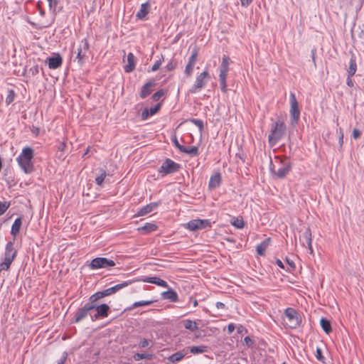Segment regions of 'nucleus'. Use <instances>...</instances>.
I'll list each match as a JSON object with an SVG mask.
<instances>
[{
  "mask_svg": "<svg viewBox=\"0 0 364 364\" xmlns=\"http://www.w3.org/2000/svg\"><path fill=\"white\" fill-rule=\"evenodd\" d=\"M66 148V144L65 142H60L57 146L58 151H64Z\"/></svg>",
  "mask_w": 364,
  "mask_h": 364,
  "instance_id": "56",
  "label": "nucleus"
},
{
  "mask_svg": "<svg viewBox=\"0 0 364 364\" xmlns=\"http://www.w3.org/2000/svg\"><path fill=\"white\" fill-rule=\"evenodd\" d=\"M143 281L147 283L156 284L159 287H168L167 282L157 277H146V279H143Z\"/></svg>",
  "mask_w": 364,
  "mask_h": 364,
  "instance_id": "22",
  "label": "nucleus"
},
{
  "mask_svg": "<svg viewBox=\"0 0 364 364\" xmlns=\"http://www.w3.org/2000/svg\"><path fill=\"white\" fill-rule=\"evenodd\" d=\"M357 70V64L355 61V58L354 57H352L349 61V67L348 69V75L349 77H353Z\"/></svg>",
  "mask_w": 364,
  "mask_h": 364,
  "instance_id": "29",
  "label": "nucleus"
},
{
  "mask_svg": "<svg viewBox=\"0 0 364 364\" xmlns=\"http://www.w3.org/2000/svg\"><path fill=\"white\" fill-rule=\"evenodd\" d=\"M211 227V222L208 219H194L185 225V228L191 231L203 230Z\"/></svg>",
  "mask_w": 364,
  "mask_h": 364,
  "instance_id": "6",
  "label": "nucleus"
},
{
  "mask_svg": "<svg viewBox=\"0 0 364 364\" xmlns=\"http://www.w3.org/2000/svg\"><path fill=\"white\" fill-rule=\"evenodd\" d=\"M183 322L185 328L190 330L191 331H195L198 328L197 323L194 321L186 319L184 320Z\"/></svg>",
  "mask_w": 364,
  "mask_h": 364,
  "instance_id": "30",
  "label": "nucleus"
},
{
  "mask_svg": "<svg viewBox=\"0 0 364 364\" xmlns=\"http://www.w3.org/2000/svg\"><path fill=\"white\" fill-rule=\"evenodd\" d=\"M34 156L33 149L29 146L23 149L21 153L16 158V161L26 174L31 173L34 171V166L32 159Z\"/></svg>",
  "mask_w": 364,
  "mask_h": 364,
  "instance_id": "1",
  "label": "nucleus"
},
{
  "mask_svg": "<svg viewBox=\"0 0 364 364\" xmlns=\"http://www.w3.org/2000/svg\"><path fill=\"white\" fill-rule=\"evenodd\" d=\"M190 352L193 354H200L207 351V346H198L189 347Z\"/></svg>",
  "mask_w": 364,
  "mask_h": 364,
  "instance_id": "32",
  "label": "nucleus"
},
{
  "mask_svg": "<svg viewBox=\"0 0 364 364\" xmlns=\"http://www.w3.org/2000/svg\"><path fill=\"white\" fill-rule=\"evenodd\" d=\"M103 297H105V295L103 292V291H97L96 292L95 294H92V296H90V299H89V301H90V304H95V303L103 298Z\"/></svg>",
  "mask_w": 364,
  "mask_h": 364,
  "instance_id": "34",
  "label": "nucleus"
},
{
  "mask_svg": "<svg viewBox=\"0 0 364 364\" xmlns=\"http://www.w3.org/2000/svg\"><path fill=\"white\" fill-rule=\"evenodd\" d=\"M270 242L271 239L269 237L264 240L261 243H259L256 247L257 253L260 256H264L265 254L266 249L270 245Z\"/></svg>",
  "mask_w": 364,
  "mask_h": 364,
  "instance_id": "24",
  "label": "nucleus"
},
{
  "mask_svg": "<svg viewBox=\"0 0 364 364\" xmlns=\"http://www.w3.org/2000/svg\"><path fill=\"white\" fill-rule=\"evenodd\" d=\"M191 122L194 124L196 127H198L200 131H203L204 126H203V122L201 119H192Z\"/></svg>",
  "mask_w": 364,
  "mask_h": 364,
  "instance_id": "46",
  "label": "nucleus"
},
{
  "mask_svg": "<svg viewBox=\"0 0 364 364\" xmlns=\"http://www.w3.org/2000/svg\"><path fill=\"white\" fill-rule=\"evenodd\" d=\"M231 224L237 229H242L245 225L244 221L242 218H235Z\"/></svg>",
  "mask_w": 364,
  "mask_h": 364,
  "instance_id": "41",
  "label": "nucleus"
},
{
  "mask_svg": "<svg viewBox=\"0 0 364 364\" xmlns=\"http://www.w3.org/2000/svg\"><path fill=\"white\" fill-rule=\"evenodd\" d=\"M150 341L146 338H143L139 343L140 348H146L149 346Z\"/></svg>",
  "mask_w": 364,
  "mask_h": 364,
  "instance_id": "53",
  "label": "nucleus"
},
{
  "mask_svg": "<svg viewBox=\"0 0 364 364\" xmlns=\"http://www.w3.org/2000/svg\"><path fill=\"white\" fill-rule=\"evenodd\" d=\"M151 5L149 1H146L141 5L139 11L136 13V17L139 19H145L146 15L149 12Z\"/></svg>",
  "mask_w": 364,
  "mask_h": 364,
  "instance_id": "19",
  "label": "nucleus"
},
{
  "mask_svg": "<svg viewBox=\"0 0 364 364\" xmlns=\"http://www.w3.org/2000/svg\"><path fill=\"white\" fill-rule=\"evenodd\" d=\"M222 181V177L220 173L218 172L215 173L214 175L210 176L209 183H208V188L210 190L215 189L218 188Z\"/></svg>",
  "mask_w": 364,
  "mask_h": 364,
  "instance_id": "16",
  "label": "nucleus"
},
{
  "mask_svg": "<svg viewBox=\"0 0 364 364\" xmlns=\"http://www.w3.org/2000/svg\"><path fill=\"white\" fill-rule=\"evenodd\" d=\"M229 60L228 56L224 55L220 66V72L228 73L229 70Z\"/></svg>",
  "mask_w": 364,
  "mask_h": 364,
  "instance_id": "33",
  "label": "nucleus"
},
{
  "mask_svg": "<svg viewBox=\"0 0 364 364\" xmlns=\"http://www.w3.org/2000/svg\"><path fill=\"white\" fill-rule=\"evenodd\" d=\"M197 57H198V50H197V49L194 48L191 52V55L188 59V63L195 65V64L196 63V61H197Z\"/></svg>",
  "mask_w": 364,
  "mask_h": 364,
  "instance_id": "39",
  "label": "nucleus"
},
{
  "mask_svg": "<svg viewBox=\"0 0 364 364\" xmlns=\"http://www.w3.org/2000/svg\"><path fill=\"white\" fill-rule=\"evenodd\" d=\"M286 131V125L283 121L278 120L274 122L268 136V141L270 146H275L283 137Z\"/></svg>",
  "mask_w": 364,
  "mask_h": 364,
  "instance_id": "2",
  "label": "nucleus"
},
{
  "mask_svg": "<svg viewBox=\"0 0 364 364\" xmlns=\"http://www.w3.org/2000/svg\"><path fill=\"white\" fill-rule=\"evenodd\" d=\"M240 1L242 6L247 7L252 2V0H240Z\"/></svg>",
  "mask_w": 364,
  "mask_h": 364,
  "instance_id": "59",
  "label": "nucleus"
},
{
  "mask_svg": "<svg viewBox=\"0 0 364 364\" xmlns=\"http://www.w3.org/2000/svg\"><path fill=\"white\" fill-rule=\"evenodd\" d=\"M163 60H164V56L161 55V58L159 60H156L154 63V65L151 67V70L152 72H155V71L158 70L159 69L160 66L161 65Z\"/></svg>",
  "mask_w": 364,
  "mask_h": 364,
  "instance_id": "45",
  "label": "nucleus"
},
{
  "mask_svg": "<svg viewBox=\"0 0 364 364\" xmlns=\"http://www.w3.org/2000/svg\"><path fill=\"white\" fill-rule=\"evenodd\" d=\"M114 265L115 262L112 259L105 257H96L91 261L89 267L92 269H97L100 268H109Z\"/></svg>",
  "mask_w": 364,
  "mask_h": 364,
  "instance_id": "7",
  "label": "nucleus"
},
{
  "mask_svg": "<svg viewBox=\"0 0 364 364\" xmlns=\"http://www.w3.org/2000/svg\"><path fill=\"white\" fill-rule=\"evenodd\" d=\"M160 108H161V104L159 103V104L156 105L154 107H151L150 109H148L149 111V114L151 116L154 115L155 114H156L159 112Z\"/></svg>",
  "mask_w": 364,
  "mask_h": 364,
  "instance_id": "49",
  "label": "nucleus"
},
{
  "mask_svg": "<svg viewBox=\"0 0 364 364\" xmlns=\"http://www.w3.org/2000/svg\"><path fill=\"white\" fill-rule=\"evenodd\" d=\"M164 92L163 91V90H160L157 92H156L153 95H152V99L154 101H158L163 95H164Z\"/></svg>",
  "mask_w": 364,
  "mask_h": 364,
  "instance_id": "50",
  "label": "nucleus"
},
{
  "mask_svg": "<svg viewBox=\"0 0 364 364\" xmlns=\"http://www.w3.org/2000/svg\"><path fill=\"white\" fill-rule=\"evenodd\" d=\"M152 301H136L134 302L132 307L129 308V309H132L139 306H149L152 304Z\"/></svg>",
  "mask_w": 364,
  "mask_h": 364,
  "instance_id": "40",
  "label": "nucleus"
},
{
  "mask_svg": "<svg viewBox=\"0 0 364 364\" xmlns=\"http://www.w3.org/2000/svg\"><path fill=\"white\" fill-rule=\"evenodd\" d=\"M171 141L173 143V144L176 146V147L181 151L182 148H183L184 146L183 145H181L177 139V137L176 136H174L172 139H171Z\"/></svg>",
  "mask_w": 364,
  "mask_h": 364,
  "instance_id": "52",
  "label": "nucleus"
},
{
  "mask_svg": "<svg viewBox=\"0 0 364 364\" xmlns=\"http://www.w3.org/2000/svg\"><path fill=\"white\" fill-rule=\"evenodd\" d=\"M89 49V43L86 38L82 39L78 46L76 53V58L80 64H82L87 58V53Z\"/></svg>",
  "mask_w": 364,
  "mask_h": 364,
  "instance_id": "9",
  "label": "nucleus"
},
{
  "mask_svg": "<svg viewBox=\"0 0 364 364\" xmlns=\"http://www.w3.org/2000/svg\"><path fill=\"white\" fill-rule=\"evenodd\" d=\"M181 152L191 155V156H196L198 155V148L197 146L186 147L182 148Z\"/></svg>",
  "mask_w": 364,
  "mask_h": 364,
  "instance_id": "31",
  "label": "nucleus"
},
{
  "mask_svg": "<svg viewBox=\"0 0 364 364\" xmlns=\"http://www.w3.org/2000/svg\"><path fill=\"white\" fill-rule=\"evenodd\" d=\"M320 324L323 331L328 334L332 331L330 321L326 318H321L320 320Z\"/></svg>",
  "mask_w": 364,
  "mask_h": 364,
  "instance_id": "28",
  "label": "nucleus"
},
{
  "mask_svg": "<svg viewBox=\"0 0 364 364\" xmlns=\"http://www.w3.org/2000/svg\"><path fill=\"white\" fill-rule=\"evenodd\" d=\"M315 355H316V358H317V360L321 361L322 363H326V359H325L324 356L323 355L322 350L320 348H316Z\"/></svg>",
  "mask_w": 364,
  "mask_h": 364,
  "instance_id": "44",
  "label": "nucleus"
},
{
  "mask_svg": "<svg viewBox=\"0 0 364 364\" xmlns=\"http://www.w3.org/2000/svg\"><path fill=\"white\" fill-rule=\"evenodd\" d=\"M133 358L136 361H139L142 359L151 360L152 358V355L149 353H136L134 355Z\"/></svg>",
  "mask_w": 364,
  "mask_h": 364,
  "instance_id": "35",
  "label": "nucleus"
},
{
  "mask_svg": "<svg viewBox=\"0 0 364 364\" xmlns=\"http://www.w3.org/2000/svg\"><path fill=\"white\" fill-rule=\"evenodd\" d=\"M351 77H349V75H348V78H347V82H346L347 85L350 87H353V82L351 80Z\"/></svg>",
  "mask_w": 364,
  "mask_h": 364,
  "instance_id": "63",
  "label": "nucleus"
},
{
  "mask_svg": "<svg viewBox=\"0 0 364 364\" xmlns=\"http://www.w3.org/2000/svg\"><path fill=\"white\" fill-rule=\"evenodd\" d=\"M94 309H95L94 304H92L90 303L85 304L83 307L80 308L77 311V312L75 314V322L78 323L80 321H82V319H84L85 318H86V316L88 314V312L90 311L91 310H93Z\"/></svg>",
  "mask_w": 364,
  "mask_h": 364,
  "instance_id": "10",
  "label": "nucleus"
},
{
  "mask_svg": "<svg viewBox=\"0 0 364 364\" xmlns=\"http://www.w3.org/2000/svg\"><path fill=\"white\" fill-rule=\"evenodd\" d=\"M227 75H228V73L220 72L219 82H220L221 91L224 93L227 92V91H228V85L226 83Z\"/></svg>",
  "mask_w": 364,
  "mask_h": 364,
  "instance_id": "26",
  "label": "nucleus"
},
{
  "mask_svg": "<svg viewBox=\"0 0 364 364\" xmlns=\"http://www.w3.org/2000/svg\"><path fill=\"white\" fill-rule=\"evenodd\" d=\"M181 168V165L170 159H166L159 169V172L163 175L176 173Z\"/></svg>",
  "mask_w": 364,
  "mask_h": 364,
  "instance_id": "5",
  "label": "nucleus"
},
{
  "mask_svg": "<svg viewBox=\"0 0 364 364\" xmlns=\"http://www.w3.org/2000/svg\"><path fill=\"white\" fill-rule=\"evenodd\" d=\"M235 328V324L231 323H229L228 326V331L229 333H231L234 331Z\"/></svg>",
  "mask_w": 364,
  "mask_h": 364,
  "instance_id": "60",
  "label": "nucleus"
},
{
  "mask_svg": "<svg viewBox=\"0 0 364 364\" xmlns=\"http://www.w3.org/2000/svg\"><path fill=\"white\" fill-rule=\"evenodd\" d=\"M311 58H312V60L314 63V65L316 66V48H314L311 49Z\"/></svg>",
  "mask_w": 364,
  "mask_h": 364,
  "instance_id": "58",
  "label": "nucleus"
},
{
  "mask_svg": "<svg viewBox=\"0 0 364 364\" xmlns=\"http://www.w3.org/2000/svg\"><path fill=\"white\" fill-rule=\"evenodd\" d=\"M275 263L277 264V266H279L280 268L282 269H284V265L283 264V262L279 259H277L275 262Z\"/></svg>",
  "mask_w": 364,
  "mask_h": 364,
  "instance_id": "64",
  "label": "nucleus"
},
{
  "mask_svg": "<svg viewBox=\"0 0 364 364\" xmlns=\"http://www.w3.org/2000/svg\"><path fill=\"white\" fill-rule=\"evenodd\" d=\"M50 69H57L63 64V58L59 53H54V55L48 57L46 60Z\"/></svg>",
  "mask_w": 364,
  "mask_h": 364,
  "instance_id": "13",
  "label": "nucleus"
},
{
  "mask_svg": "<svg viewBox=\"0 0 364 364\" xmlns=\"http://www.w3.org/2000/svg\"><path fill=\"white\" fill-rule=\"evenodd\" d=\"M183 357H184L183 353H182L181 352H176V353L172 354L168 358V360L172 363H176L178 361H180Z\"/></svg>",
  "mask_w": 364,
  "mask_h": 364,
  "instance_id": "36",
  "label": "nucleus"
},
{
  "mask_svg": "<svg viewBox=\"0 0 364 364\" xmlns=\"http://www.w3.org/2000/svg\"><path fill=\"white\" fill-rule=\"evenodd\" d=\"M361 132L358 129H354L353 131V137L355 139L360 137Z\"/></svg>",
  "mask_w": 364,
  "mask_h": 364,
  "instance_id": "57",
  "label": "nucleus"
},
{
  "mask_svg": "<svg viewBox=\"0 0 364 364\" xmlns=\"http://www.w3.org/2000/svg\"><path fill=\"white\" fill-rule=\"evenodd\" d=\"M14 242L9 241L6 243L4 252V259L12 262L17 255V251L14 247Z\"/></svg>",
  "mask_w": 364,
  "mask_h": 364,
  "instance_id": "11",
  "label": "nucleus"
},
{
  "mask_svg": "<svg viewBox=\"0 0 364 364\" xmlns=\"http://www.w3.org/2000/svg\"><path fill=\"white\" fill-rule=\"evenodd\" d=\"M31 132L36 136H38L39 134V132H40V129L38 127L33 126L32 128H31Z\"/></svg>",
  "mask_w": 364,
  "mask_h": 364,
  "instance_id": "61",
  "label": "nucleus"
},
{
  "mask_svg": "<svg viewBox=\"0 0 364 364\" xmlns=\"http://www.w3.org/2000/svg\"><path fill=\"white\" fill-rule=\"evenodd\" d=\"M106 176H107V173H106L105 170L100 169V175L95 178V183L97 185L101 186L104 181Z\"/></svg>",
  "mask_w": 364,
  "mask_h": 364,
  "instance_id": "37",
  "label": "nucleus"
},
{
  "mask_svg": "<svg viewBox=\"0 0 364 364\" xmlns=\"http://www.w3.org/2000/svg\"><path fill=\"white\" fill-rule=\"evenodd\" d=\"M132 282H133L132 280L125 281L121 284H118L114 287H112L110 288L103 290V292H104L105 296L112 295V294L116 293L117 291L121 290L122 289L128 287L129 284H132Z\"/></svg>",
  "mask_w": 364,
  "mask_h": 364,
  "instance_id": "14",
  "label": "nucleus"
},
{
  "mask_svg": "<svg viewBox=\"0 0 364 364\" xmlns=\"http://www.w3.org/2000/svg\"><path fill=\"white\" fill-rule=\"evenodd\" d=\"M154 81H149L145 83L140 91L139 96L141 99H145L152 92V87L154 86Z\"/></svg>",
  "mask_w": 364,
  "mask_h": 364,
  "instance_id": "18",
  "label": "nucleus"
},
{
  "mask_svg": "<svg viewBox=\"0 0 364 364\" xmlns=\"http://www.w3.org/2000/svg\"><path fill=\"white\" fill-rule=\"evenodd\" d=\"M157 228V225L154 223H146L144 226L139 228L138 230L144 234H148L156 230Z\"/></svg>",
  "mask_w": 364,
  "mask_h": 364,
  "instance_id": "27",
  "label": "nucleus"
},
{
  "mask_svg": "<svg viewBox=\"0 0 364 364\" xmlns=\"http://www.w3.org/2000/svg\"><path fill=\"white\" fill-rule=\"evenodd\" d=\"M28 73L31 74L32 76H35L39 73V67L38 65H34L28 70Z\"/></svg>",
  "mask_w": 364,
  "mask_h": 364,
  "instance_id": "48",
  "label": "nucleus"
},
{
  "mask_svg": "<svg viewBox=\"0 0 364 364\" xmlns=\"http://www.w3.org/2000/svg\"><path fill=\"white\" fill-rule=\"evenodd\" d=\"M95 309L98 316H101L102 318H106L108 316L109 311V306L106 304H102L101 305H96L94 304Z\"/></svg>",
  "mask_w": 364,
  "mask_h": 364,
  "instance_id": "21",
  "label": "nucleus"
},
{
  "mask_svg": "<svg viewBox=\"0 0 364 364\" xmlns=\"http://www.w3.org/2000/svg\"><path fill=\"white\" fill-rule=\"evenodd\" d=\"M21 225H22V218L21 217L16 218L14 220V223H13V225L11 226V234L14 236L13 241L15 240V237L19 233Z\"/></svg>",
  "mask_w": 364,
  "mask_h": 364,
  "instance_id": "23",
  "label": "nucleus"
},
{
  "mask_svg": "<svg viewBox=\"0 0 364 364\" xmlns=\"http://www.w3.org/2000/svg\"><path fill=\"white\" fill-rule=\"evenodd\" d=\"M161 295L163 299H168L172 302H176L178 299L177 293L173 289H169L166 291H164L161 294Z\"/></svg>",
  "mask_w": 364,
  "mask_h": 364,
  "instance_id": "25",
  "label": "nucleus"
},
{
  "mask_svg": "<svg viewBox=\"0 0 364 364\" xmlns=\"http://www.w3.org/2000/svg\"><path fill=\"white\" fill-rule=\"evenodd\" d=\"M16 93L13 90H9L8 91V95L6 97V104L7 105H9L11 103H12L15 99Z\"/></svg>",
  "mask_w": 364,
  "mask_h": 364,
  "instance_id": "38",
  "label": "nucleus"
},
{
  "mask_svg": "<svg viewBox=\"0 0 364 364\" xmlns=\"http://www.w3.org/2000/svg\"><path fill=\"white\" fill-rule=\"evenodd\" d=\"M282 166L277 171L271 168L272 172L279 178H284L291 169V164L287 161H281Z\"/></svg>",
  "mask_w": 364,
  "mask_h": 364,
  "instance_id": "12",
  "label": "nucleus"
},
{
  "mask_svg": "<svg viewBox=\"0 0 364 364\" xmlns=\"http://www.w3.org/2000/svg\"><path fill=\"white\" fill-rule=\"evenodd\" d=\"M194 65L191 64H187L185 68V74L186 75L189 77L192 75L193 71Z\"/></svg>",
  "mask_w": 364,
  "mask_h": 364,
  "instance_id": "47",
  "label": "nucleus"
},
{
  "mask_svg": "<svg viewBox=\"0 0 364 364\" xmlns=\"http://www.w3.org/2000/svg\"><path fill=\"white\" fill-rule=\"evenodd\" d=\"M290 117L291 124H297L300 117V110L296 95L293 92H291L290 94Z\"/></svg>",
  "mask_w": 364,
  "mask_h": 364,
  "instance_id": "8",
  "label": "nucleus"
},
{
  "mask_svg": "<svg viewBox=\"0 0 364 364\" xmlns=\"http://www.w3.org/2000/svg\"><path fill=\"white\" fill-rule=\"evenodd\" d=\"M66 359H67V353H64V355L60 359V360L58 362V364H64L65 360H66Z\"/></svg>",
  "mask_w": 364,
  "mask_h": 364,
  "instance_id": "62",
  "label": "nucleus"
},
{
  "mask_svg": "<svg viewBox=\"0 0 364 364\" xmlns=\"http://www.w3.org/2000/svg\"><path fill=\"white\" fill-rule=\"evenodd\" d=\"M300 242L303 246L306 245L310 246L312 242L311 231L309 228H306L304 231L300 235Z\"/></svg>",
  "mask_w": 364,
  "mask_h": 364,
  "instance_id": "17",
  "label": "nucleus"
},
{
  "mask_svg": "<svg viewBox=\"0 0 364 364\" xmlns=\"http://www.w3.org/2000/svg\"><path fill=\"white\" fill-rule=\"evenodd\" d=\"M244 342L245 343V344L248 346V347H251L252 346V345L254 344V342L248 336H246L245 338H244Z\"/></svg>",
  "mask_w": 364,
  "mask_h": 364,
  "instance_id": "55",
  "label": "nucleus"
},
{
  "mask_svg": "<svg viewBox=\"0 0 364 364\" xmlns=\"http://www.w3.org/2000/svg\"><path fill=\"white\" fill-rule=\"evenodd\" d=\"M286 324L290 328H297L301 322V318L297 311L293 308H287L285 310Z\"/></svg>",
  "mask_w": 364,
  "mask_h": 364,
  "instance_id": "3",
  "label": "nucleus"
},
{
  "mask_svg": "<svg viewBox=\"0 0 364 364\" xmlns=\"http://www.w3.org/2000/svg\"><path fill=\"white\" fill-rule=\"evenodd\" d=\"M135 56L132 53L127 55V64L124 67L125 73H131L135 69Z\"/></svg>",
  "mask_w": 364,
  "mask_h": 364,
  "instance_id": "20",
  "label": "nucleus"
},
{
  "mask_svg": "<svg viewBox=\"0 0 364 364\" xmlns=\"http://www.w3.org/2000/svg\"><path fill=\"white\" fill-rule=\"evenodd\" d=\"M11 203L10 202L4 201L1 202L0 201V215H3L9 208Z\"/></svg>",
  "mask_w": 364,
  "mask_h": 364,
  "instance_id": "42",
  "label": "nucleus"
},
{
  "mask_svg": "<svg viewBox=\"0 0 364 364\" xmlns=\"http://www.w3.org/2000/svg\"><path fill=\"white\" fill-rule=\"evenodd\" d=\"M50 10L55 11L58 0H47Z\"/></svg>",
  "mask_w": 364,
  "mask_h": 364,
  "instance_id": "51",
  "label": "nucleus"
},
{
  "mask_svg": "<svg viewBox=\"0 0 364 364\" xmlns=\"http://www.w3.org/2000/svg\"><path fill=\"white\" fill-rule=\"evenodd\" d=\"M210 78V74L205 70L200 73L196 78V81L192 87L189 90L191 93H196L203 88Z\"/></svg>",
  "mask_w": 364,
  "mask_h": 364,
  "instance_id": "4",
  "label": "nucleus"
},
{
  "mask_svg": "<svg viewBox=\"0 0 364 364\" xmlns=\"http://www.w3.org/2000/svg\"><path fill=\"white\" fill-rule=\"evenodd\" d=\"M161 203V201L151 203L145 206H143L137 213L138 216H142L146 215L148 213L152 212L154 210H155L160 204Z\"/></svg>",
  "mask_w": 364,
  "mask_h": 364,
  "instance_id": "15",
  "label": "nucleus"
},
{
  "mask_svg": "<svg viewBox=\"0 0 364 364\" xmlns=\"http://www.w3.org/2000/svg\"><path fill=\"white\" fill-rule=\"evenodd\" d=\"M177 60L173 58L166 65L165 68L167 71H171L176 68V67L177 66Z\"/></svg>",
  "mask_w": 364,
  "mask_h": 364,
  "instance_id": "43",
  "label": "nucleus"
},
{
  "mask_svg": "<svg viewBox=\"0 0 364 364\" xmlns=\"http://www.w3.org/2000/svg\"><path fill=\"white\" fill-rule=\"evenodd\" d=\"M149 111L148 109H144L143 111H142V113H141V118L143 120H145L149 116H151L149 114Z\"/></svg>",
  "mask_w": 364,
  "mask_h": 364,
  "instance_id": "54",
  "label": "nucleus"
}]
</instances>
